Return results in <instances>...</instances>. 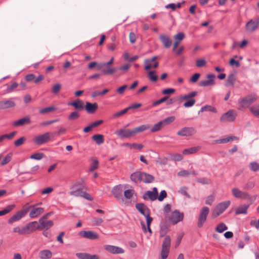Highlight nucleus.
Returning <instances> with one entry per match:
<instances>
[{
  "label": "nucleus",
  "mask_w": 259,
  "mask_h": 259,
  "mask_svg": "<svg viewBox=\"0 0 259 259\" xmlns=\"http://www.w3.org/2000/svg\"><path fill=\"white\" fill-rule=\"evenodd\" d=\"M257 96L255 94H248L247 96L240 98L238 100V109L241 110L243 108L246 109L248 108L250 105L257 100Z\"/></svg>",
  "instance_id": "1"
},
{
  "label": "nucleus",
  "mask_w": 259,
  "mask_h": 259,
  "mask_svg": "<svg viewBox=\"0 0 259 259\" xmlns=\"http://www.w3.org/2000/svg\"><path fill=\"white\" fill-rule=\"evenodd\" d=\"M230 201H225L219 203L213 209L211 214L212 218H215L221 214L230 205Z\"/></svg>",
  "instance_id": "2"
},
{
  "label": "nucleus",
  "mask_w": 259,
  "mask_h": 259,
  "mask_svg": "<svg viewBox=\"0 0 259 259\" xmlns=\"http://www.w3.org/2000/svg\"><path fill=\"white\" fill-rule=\"evenodd\" d=\"M171 240L169 236H166L162 244L161 251V259H166L167 257L170 246Z\"/></svg>",
  "instance_id": "3"
},
{
  "label": "nucleus",
  "mask_w": 259,
  "mask_h": 259,
  "mask_svg": "<svg viewBox=\"0 0 259 259\" xmlns=\"http://www.w3.org/2000/svg\"><path fill=\"white\" fill-rule=\"evenodd\" d=\"M175 120V117L170 116L165 118L164 120L157 122L151 128V132L155 133L159 131L162 127L168 125L173 122Z\"/></svg>",
  "instance_id": "4"
},
{
  "label": "nucleus",
  "mask_w": 259,
  "mask_h": 259,
  "mask_svg": "<svg viewBox=\"0 0 259 259\" xmlns=\"http://www.w3.org/2000/svg\"><path fill=\"white\" fill-rule=\"evenodd\" d=\"M209 212V209L207 206H204L200 210L197 222V226L198 228H202L205 223L207 215Z\"/></svg>",
  "instance_id": "5"
},
{
  "label": "nucleus",
  "mask_w": 259,
  "mask_h": 259,
  "mask_svg": "<svg viewBox=\"0 0 259 259\" xmlns=\"http://www.w3.org/2000/svg\"><path fill=\"white\" fill-rule=\"evenodd\" d=\"M231 192L233 196L235 198L247 200L251 199V197L248 193L242 191L237 188H233Z\"/></svg>",
  "instance_id": "6"
},
{
  "label": "nucleus",
  "mask_w": 259,
  "mask_h": 259,
  "mask_svg": "<svg viewBox=\"0 0 259 259\" xmlns=\"http://www.w3.org/2000/svg\"><path fill=\"white\" fill-rule=\"evenodd\" d=\"M168 219L166 215L164 219L161 220L160 223V236L163 237L168 233L169 230L170 225L168 222Z\"/></svg>",
  "instance_id": "7"
},
{
  "label": "nucleus",
  "mask_w": 259,
  "mask_h": 259,
  "mask_svg": "<svg viewBox=\"0 0 259 259\" xmlns=\"http://www.w3.org/2000/svg\"><path fill=\"white\" fill-rule=\"evenodd\" d=\"M158 196V190L157 188L154 187L152 191H146L142 196V198L145 200H149L151 201L156 200Z\"/></svg>",
  "instance_id": "8"
},
{
  "label": "nucleus",
  "mask_w": 259,
  "mask_h": 259,
  "mask_svg": "<svg viewBox=\"0 0 259 259\" xmlns=\"http://www.w3.org/2000/svg\"><path fill=\"white\" fill-rule=\"evenodd\" d=\"M236 116V111L233 110H230L222 115L220 120L222 122H232L235 119Z\"/></svg>",
  "instance_id": "9"
},
{
  "label": "nucleus",
  "mask_w": 259,
  "mask_h": 259,
  "mask_svg": "<svg viewBox=\"0 0 259 259\" xmlns=\"http://www.w3.org/2000/svg\"><path fill=\"white\" fill-rule=\"evenodd\" d=\"M183 217L184 215L183 213L176 210L171 213L169 217L167 216V219L173 224H176L182 221L183 219Z\"/></svg>",
  "instance_id": "10"
},
{
  "label": "nucleus",
  "mask_w": 259,
  "mask_h": 259,
  "mask_svg": "<svg viewBox=\"0 0 259 259\" xmlns=\"http://www.w3.org/2000/svg\"><path fill=\"white\" fill-rule=\"evenodd\" d=\"M115 134L120 138H128L135 136L133 129L130 130L121 128L116 131L115 132Z\"/></svg>",
  "instance_id": "11"
},
{
  "label": "nucleus",
  "mask_w": 259,
  "mask_h": 259,
  "mask_svg": "<svg viewBox=\"0 0 259 259\" xmlns=\"http://www.w3.org/2000/svg\"><path fill=\"white\" fill-rule=\"evenodd\" d=\"M196 133V130L193 127H184L178 132L177 135L180 136H191Z\"/></svg>",
  "instance_id": "12"
},
{
  "label": "nucleus",
  "mask_w": 259,
  "mask_h": 259,
  "mask_svg": "<svg viewBox=\"0 0 259 259\" xmlns=\"http://www.w3.org/2000/svg\"><path fill=\"white\" fill-rule=\"evenodd\" d=\"M50 135L51 134L48 132L38 136L34 139V141L37 145H42L50 141Z\"/></svg>",
  "instance_id": "13"
},
{
  "label": "nucleus",
  "mask_w": 259,
  "mask_h": 259,
  "mask_svg": "<svg viewBox=\"0 0 259 259\" xmlns=\"http://www.w3.org/2000/svg\"><path fill=\"white\" fill-rule=\"evenodd\" d=\"M80 185V184L79 183H76L72 185L71 187L72 190L69 192L70 195L75 197H82L84 191H82L79 187Z\"/></svg>",
  "instance_id": "14"
},
{
  "label": "nucleus",
  "mask_w": 259,
  "mask_h": 259,
  "mask_svg": "<svg viewBox=\"0 0 259 259\" xmlns=\"http://www.w3.org/2000/svg\"><path fill=\"white\" fill-rule=\"evenodd\" d=\"M104 247L106 250L112 254H122L124 252L122 248L113 245H106Z\"/></svg>",
  "instance_id": "15"
},
{
  "label": "nucleus",
  "mask_w": 259,
  "mask_h": 259,
  "mask_svg": "<svg viewBox=\"0 0 259 259\" xmlns=\"http://www.w3.org/2000/svg\"><path fill=\"white\" fill-rule=\"evenodd\" d=\"M38 222L39 223V225H38L37 229L38 230H48L50 228H51L53 225L54 223L52 221H46L43 220L42 219H39Z\"/></svg>",
  "instance_id": "16"
},
{
  "label": "nucleus",
  "mask_w": 259,
  "mask_h": 259,
  "mask_svg": "<svg viewBox=\"0 0 259 259\" xmlns=\"http://www.w3.org/2000/svg\"><path fill=\"white\" fill-rule=\"evenodd\" d=\"M26 210H20L18 211L16 214L12 216L8 220V222L10 224H13L14 222L19 221L26 214Z\"/></svg>",
  "instance_id": "17"
},
{
  "label": "nucleus",
  "mask_w": 259,
  "mask_h": 259,
  "mask_svg": "<svg viewBox=\"0 0 259 259\" xmlns=\"http://www.w3.org/2000/svg\"><path fill=\"white\" fill-rule=\"evenodd\" d=\"M79 234L83 237L91 240H95L99 238V235L92 231H81Z\"/></svg>",
  "instance_id": "18"
},
{
  "label": "nucleus",
  "mask_w": 259,
  "mask_h": 259,
  "mask_svg": "<svg viewBox=\"0 0 259 259\" xmlns=\"http://www.w3.org/2000/svg\"><path fill=\"white\" fill-rule=\"evenodd\" d=\"M15 103L12 99L3 100L0 101V110L6 109L15 107Z\"/></svg>",
  "instance_id": "19"
},
{
  "label": "nucleus",
  "mask_w": 259,
  "mask_h": 259,
  "mask_svg": "<svg viewBox=\"0 0 259 259\" xmlns=\"http://www.w3.org/2000/svg\"><path fill=\"white\" fill-rule=\"evenodd\" d=\"M207 80H202L199 82V85L201 87H208L213 85L214 84V78H215V75L210 74H208L206 76Z\"/></svg>",
  "instance_id": "20"
},
{
  "label": "nucleus",
  "mask_w": 259,
  "mask_h": 259,
  "mask_svg": "<svg viewBox=\"0 0 259 259\" xmlns=\"http://www.w3.org/2000/svg\"><path fill=\"white\" fill-rule=\"evenodd\" d=\"M112 194L118 200L122 198V189L121 185L115 186L111 191Z\"/></svg>",
  "instance_id": "21"
},
{
  "label": "nucleus",
  "mask_w": 259,
  "mask_h": 259,
  "mask_svg": "<svg viewBox=\"0 0 259 259\" xmlns=\"http://www.w3.org/2000/svg\"><path fill=\"white\" fill-rule=\"evenodd\" d=\"M258 27V26L257 25V22H255V21L251 19L246 23L245 25V29L246 31L252 32L257 29Z\"/></svg>",
  "instance_id": "22"
},
{
  "label": "nucleus",
  "mask_w": 259,
  "mask_h": 259,
  "mask_svg": "<svg viewBox=\"0 0 259 259\" xmlns=\"http://www.w3.org/2000/svg\"><path fill=\"white\" fill-rule=\"evenodd\" d=\"M136 208L144 217L147 213H150V210L148 207L144 203H139L136 204Z\"/></svg>",
  "instance_id": "23"
},
{
  "label": "nucleus",
  "mask_w": 259,
  "mask_h": 259,
  "mask_svg": "<svg viewBox=\"0 0 259 259\" xmlns=\"http://www.w3.org/2000/svg\"><path fill=\"white\" fill-rule=\"evenodd\" d=\"M31 123V120L29 117H25L16 120L12 123V125L14 126H23L25 124H29Z\"/></svg>",
  "instance_id": "24"
},
{
  "label": "nucleus",
  "mask_w": 259,
  "mask_h": 259,
  "mask_svg": "<svg viewBox=\"0 0 259 259\" xmlns=\"http://www.w3.org/2000/svg\"><path fill=\"white\" fill-rule=\"evenodd\" d=\"M69 106H72L78 111H81L84 109L83 102L79 99H77L73 102H70L68 103Z\"/></svg>",
  "instance_id": "25"
},
{
  "label": "nucleus",
  "mask_w": 259,
  "mask_h": 259,
  "mask_svg": "<svg viewBox=\"0 0 259 259\" xmlns=\"http://www.w3.org/2000/svg\"><path fill=\"white\" fill-rule=\"evenodd\" d=\"M159 39L165 48H169L172 44V41L168 35L162 34H160L159 35Z\"/></svg>",
  "instance_id": "26"
},
{
  "label": "nucleus",
  "mask_w": 259,
  "mask_h": 259,
  "mask_svg": "<svg viewBox=\"0 0 259 259\" xmlns=\"http://www.w3.org/2000/svg\"><path fill=\"white\" fill-rule=\"evenodd\" d=\"M98 107V104L96 103H91L87 102L86 105L84 108L88 113L93 114L97 110Z\"/></svg>",
  "instance_id": "27"
},
{
  "label": "nucleus",
  "mask_w": 259,
  "mask_h": 259,
  "mask_svg": "<svg viewBox=\"0 0 259 259\" xmlns=\"http://www.w3.org/2000/svg\"><path fill=\"white\" fill-rule=\"evenodd\" d=\"M143 172L137 171L131 175V180L135 183H138L142 182V177Z\"/></svg>",
  "instance_id": "28"
},
{
  "label": "nucleus",
  "mask_w": 259,
  "mask_h": 259,
  "mask_svg": "<svg viewBox=\"0 0 259 259\" xmlns=\"http://www.w3.org/2000/svg\"><path fill=\"white\" fill-rule=\"evenodd\" d=\"M76 256L79 259H99L98 255H92L88 253H76Z\"/></svg>",
  "instance_id": "29"
},
{
  "label": "nucleus",
  "mask_w": 259,
  "mask_h": 259,
  "mask_svg": "<svg viewBox=\"0 0 259 259\" xmlns=\"http://www.w3.org/2000/svg\"><path fill=\"white\" fill-rule=\"evenodd\" d=\"M44 209L42 207H33L29 213V217L31 218H34L42 213Z\"/></svg>",
  "instance_id": "30"
},
{
  "label": "nucleus",
  "mask_w": 259,
  "mask_h": 259,
  "mask_svg": "<svg viewBox=\"0 0 259 259\" xmlns=\"http://www.w3.org/2000/svg\"><path fill=\"white\" fill-rule=\"evenodd\" d=\"M154 177L149 174L143 172L142 182L145 183H151L154 181Z\"/></svg>",
  "instance_id": "31"
},
{
  "label": "nucleus",
  "mask_w": 259,
  "mask_h": 259,
  "mask_svg": "<svg viewBox=\"0 0 259 259\" xmlns=\"http://www.w3.org/2000/svg\"><path fill=\"white\" fill-rule=\"evenodd\" d=\"M52 256L51 251L48 249L41 250L39 253V256L41 259H49Z\"/></svg>",
  "instance_id": "32"
},
{
  "label": "nucleus",
  "mask_w": 259,
  "mask_h": 259,
  "mask_svg": "<svg viewBox=\"0 0 259 259\" xmlns=\"http://www.w3.org/2000/svg\"><path fill=\"white\" fill-rule=\"evenodd\" d=\"M150 125L149 124H143L136 127L133 129L134 135L135 136L137 133H141L148 130L150 128Z\"/></svg>",
  "instance_id": "33"
},
{
  "label": "nucleus",
  "mask_w": 259,
  "mask_h": 259,
  "mask_svg": "<svg viewBox=\"0 0 259 259\" xmlns=\"http://www.w3.org/2000/svg\"><path fill=\"white\" fill-rule=\"evenodd\" d=\"M92 139L97 145H101L104 142V136L101 134H96L92 136Z\"/></svg>",
  "instance_id": "34"
},
{
  "label": "nucleus",
  "mask_w": 259,
  "mask_h": 259,
  "mask_svg": "<svg viewBox=\"0 0 259 259\" xmlns=\"http://www.w3.org/2000/svg\"><path fill=\"white\" fill-rule=\"evenodd\" d=\"M158 57L157 56H154L151 58L146 59L144 60L145 64V69L146 70H148L152 68L151 62L155 61L156 59H157Z\"/></svg>",
  "instance_id": "35"
},
{
  "label": "nucleus",
  "mask_w": 259,
  "mask_h": 259,
  "mask_svg": "<svg viewBox=\"0 0 259 259\" xmlns=\"http://www.w3.org/2000/svg\"><path fill=\"white\" fill-rule=\"evenodd\" d=\"M238 139H239V138L237 137L231 136V137H229L228 138L217 140L215 141V142L216 143H219V144H223V143H228V142H229L230 141H236V140H238Z\"/></svg>",
  "instance_id": "36"
},
{
  "label": "nucleus",
  "mask_w": 259,
  "mask_h": 259,
  "mask_svg": "<svg viewBox=\"0 0 259 259\" xmlns=\"http://www.w3.org/2000/svg\"><path fill=\"white\" fill-rule=\"evenodd\" d=\"M200 149V147L199 146L191 147L190 148L184 149L183 151V154L184 155L194 154L198 151Z\"/></svg>",
  "instance_id": "37"
},
{
  "label": "nucleus",
  "mask_w": 259,
  "mask_h": 259,
  "mask_svg": "<svg viewBox=\"0 0 259 259\" xmlns=\"http://www.w3.org/2000/svg\"><path fill=\"white\" fill-rule=\"evenodd\" d=\"M249 205H244L239 206L235 211L236 214H246Z\"/></svg>",
  "instance_id": "38"
},
{
  "label": "nucleus",
  "mask_w": 259,
  "mask_h": 259,
  "mask_svg": "<svg viewBox=\"0 0 259 259\" xmlns=\"http://www.w3.org/2000/svg\"><path fill=\"white\" fill-rule=\"evenodd\" d=\"M250 112L256 117L259 118V104H255L249 108Z\"/></svg>",
  "instance_id": "39"
},
{
  "label": "nucleus",
  "mask_w": 259,
  "mask_h": 259,
  "mask_svg": "<svg viewBox=\"0 0 259 259\" xmlns=\"http://www.w3.org/2000/svg\"><path fill=\"white\" fill-rule=\"evenodd\" d=\"M235 81H236V77H235V74H231L228 76L226 85V86H229V85L234 86Z\"/></svg>",
  "instance_id": "40"
},
{
  "label": "nucleus",
  "mask_w": 259,
  "mask_h": 259,
  "mask_svg": "<svg viewBox=\"0 0 259 259\" xmlns=\"http://www.w3.org/2000/svg\"><path fill=\"white\" fill-rule=\"evenodd\" d=\"M228 229L227 226L223 223H220L215 228V230L221 233Z\"/></svg>",
  "instance_id": "41"
},
{
  "label": "nucleus",
  "mask_w": 259,
  "mask_h": 259,
  "mask_svg": "<svg viewBox=\"0 0 259 259\" xmlns=\"http://www.w3.org/2000/svg\"><path fill=\"white\" fill-rule=\"evenodd\" d=\"M56 109V108L54 106H50L46 108H42L39 111V113L42 114H47L51 112Z\"/></svg>",
  "instance_id": "42"
},
{
  "label": "nucleus",
  "mask_w": 259,
  "mask_h": 259,
  "mask_svg": "<svg viewBox=\"0 0 259 259\" xmlns=\"http://www.w3.org/2000/svg\"><path fill=\"white\" fill-rule=\"evenodd\" d=\"M155 71H150L148 73V77L149 79L152 82H155L158 79L157 75H155Z\"/></svg>",
  "instance_id": "43"
},
{
  "label": "nucleus",
  "mask_w": 259,
  "mask_h": 259,
  "mask_svg": "<svg viewBox=\"0 0 259 259\" xmlns=\"http://www.w3.org/2000/svg\"><path fill=\"white\" fill-rule=\"evenodd\" d=\"M204 111H211L215 113L217 112V110L215 108L210 105H205L201 107L199 112H203Z\"/></svg>",
  "instance_id": "44"
},
{
  "label": "nucleus",
  "mask_w": 259,
  "mask_h": 259,
  "mask_svg": "<svg viewBox=\"0 0 259 259\" xmlns=\"http://www.w3.org/2000/svg\"><path fill=\"white\" fill-rule=\"evenodd\" d=\"M14 205H8L5 209L0 211V216L4 215L10 212L14 207Z\"/></svg>",
  "instance_id": "45"
},
{
  "label": "nucleus",
  "mask_w": 259,
  "mask_h": 259,
  "mask_svg": "<svg viewBox=\"0 0 259 259\" xmlns=\"http://www.w3.org/2000/svg\"><path fill=\"white\" fill-rule=\"evenodd\" d=\"M109 91V89H104V90H103L101 92H100V91H95V92H94L92 94V97L95 98V97H96L97 96H102V95L105 94L106 93H108Z\"/></svg>",
  "instance_id": "46"
},
{
  "label": "nucleus",
  "mask_w": 259,
  "mask_h": 259,
  "mask_svg": "<svg viewBox=\"0 0 259 259\" xmlns=\"http://www.w3.org/2000/svg\"><path fill=\"white\" fill-rule=\"evenodd\" d=\"M117 71L115 68L102 69V72L104 75H111Z\"/></svg>",
  "instance_id": "47"
},
{
  "label": "nucleus",
  "mask_w": 259,
  "mask_h": 259,
  "mask_svg": "<svg viewBox=\"0 0 259 259\" xmlns=\"http://www.w3.org/2000/svg\"><path fill=\"white\" fill-rule=\"evenodd\" d=\"M255 184L253 181L247 182L243 187V189L245 190H251L254 187Z\"/></svg>",
  "instance_id": "48"
},
{
  "label": "nucleus",
  "mask_w": 259,
  "mask_h": 259,
  "mask_svg": "<svg viewBox=\"0 0 259 259\" xmlns=\"http://www.w3.org/2000/svg\"><path fill=\"white\" fill-rule=\"evenodd\" d=\"M80 116V115L78 111H74L70 113V114L68 116V119L70 120H75L78 118Z\"/></svg>",
  "instance_id": "49"
},
{
  "label": "nucleus",
  "mask_w": 259,
  "mask_h": 259,
  "mask_svg": "<svg viewBox=\"0 0 259 259\" xmlns=\"http://www.w3.org/2000/svg\"><path fill=\"white\" fill-rule=\"evenodd\" d=\"M61 89V85L60 83L54 84L51 90V92L54 94H57Z\"/></svg>",
  "instance_id": "50"
},
{
  "label": "nucleus",
  "mask_w": 259,
  "mask_h": 259,
  "mask_svg": "<svg viewBox=\"0 0 259 259\" xmlns=\"http://www.w3.org/2000/svg\"><path fill=\"white\" fill-rule=\"evenodd\" d=\"M175 40L180 43L185 38V34L183 32H179L174 36Z\"/></svg>",
  "instance_id": "51"
},
{
  "label": "nucleus",
  "mask_w": 259,
  "mask_h": 259,
  "mask_svg": "<svg viewBox=\"0 0 259 259\" xmlns=\"http://www.w3.org/2000/svg\"><path fill=\"white\" fill-rule=\"evenodd\" d=\"M26 140V139L25 137H22L14 142V145L16 147L20 146L24 143Z\"/></svg>",
  "instance_id": "52"
},
{
  "label": "nucleus",
  "mask_w": 259,
  "mask_h": 259,
  "mask_svg": "<svg viewBox=\"0 0 259 259\" xmlns=\"http://www.w3.org/2000/svg\"><path fill=\"white\" fill-rule=\"evenodd\" d=\"M44 157V154L42 153H36L31 155L30 157L31 159L35 160H40Z\"/></svg>",
  "instance_id": "53"
},
{
  "label": "nucleus",
  "mask_w": 259,
  "mask_h": 259,
  "mask_svg": "<svg viewBox=\"0 0 259 259\" xmlns=\"http://www.w3.org/2000/svg\"><path fill=\"white\" fill-rule=\"evenodd\" d=\"M188 188L186 187H182L180 188L179 192L181 194L186 196L188 198H190V195L187 192Z\"/></svg>",
  "instance_id": "54"
},
{
  "label": "nucleus",
  "mask_w": 259,
  "mask_h": 259,
  "mask_svg": "<svg viewBox=\"0 0 259 259\" xmlns=\"http://www.w3.org/2000/svg\"><path fill=\"white\" fill-rule=\"evenodd\" d=\"M250 168L253 171H259V164L256 162H251L249 164Z\"/></svg>",
  "instance_id": "55"
},
{
  "label": "nucleus",
  "mask_w": 259,
  "mask_h": 259,
  "mask_svg": "<svg viewBox=\"0 0 259 259\" xmlns=\"http://www.w3.org/2000/svg\"><path fill=\"white\" fill-rule=\"evenodd\" d=\"M28 224L32 232L35 231L36 230H38V225L36 221L30 222L28 223Z\"/></svg>",
  "instance_id": "56"
},
{
  "label": "nucleus",
  "mask_w": 259,
  "mask_h": 259,
  "mask_svg": "<svg viewBox=\"0 0 259 259\" xmlns=\"http://www.w3.org/2000/svg\"><path fill=\"white\" fill-rule=\"evenodd\" d=\"M126 145L130 148H134L135 149H139V150H141L144 147V146L142 144H135V143H133V144L127 143V144H126Z\"/></svg>",
  "instance_id": "57"
},
{
  "label": "nucleus",
  "mask_w": 259,
  "mask_h": 259,
  "mask_svg": "<svg viewBox=\"0 0 259 259\" xmlns=\"http://www.w3.org/2000/svg\"><path fill=\"white\" fill-rule=\"evenodd\" d=\"M196 181L197 182L204 185H208L210 183V180L205 178H198Z\"/></svg>",
  "instance_id": "58"
},
{
  "label": "nucleus",
  "mask_w": 259,
  "mask_h": 259,
  "mask_svg": "<svg viewBox=\"0 0 259 259\" xmlns=\"http://www.w3.org/2000/svg\"><path fill=\"white\" fill-rule=\"evenodd\" d=\"M168 98H169V97L168 96H165L163 97V98H162L161 99L154 102L153 103V105L157 106L160 104H161L162 103L167 101L168 99Z\"/></svg>",
  "instance_id": "59"
},
{
  "label": "nucleus",
  "mask_w": 259,
  "mask_h": 259,
  "mask_svg": "<svg viewBox=\"0 0 259 259\" xmlns=\"http://www.w3.org/2000/svg\"><path fill=\"white\" fill-rule=\"evenodd\" d=\"M128 111V110L127 107V108L124 109L123 110H122L118 112L114 113L113 115V117L114 118H117V117H120V116L123 115V114H124L125 113H126Z\"/></svg>",
  "instance_id": "60"
},
{
  "label": "nucleus",
  "mask_w": 259,
  "mask_h": 259,
  "mask_svg": "<svg viewBox=\"0 0 259 259\" xmlns=\"http://www.w3.org/2000/svg\"><path fill=\"white\" fill-rule=\"evenodd\" d=\"M98 161L97 159H94L90 166V170L92 171L96 169L98 167Z\"/></svg>",
  "instance_id": "61"
},
{
  "label": "nucleus",
  "mask_w": 259,
  "mask_h": 259,
  "mask_svg": "<svg viewBox=\"0 0 259 259\" xmlns=\"http://www.w3.org/2000/svg\"><path fill=\"white\" fill-rule=\"evenodd\" d=\"M206 62L204 59L197 60L196 62V65L197 67L200 68L206 65Z\"/></svg>",
  "instance_id": "62"
},
{
  "label": "nucleus",
  "mask_w": 259,
  "mask_h": 259,
  "mask_svg": "<svg viewBox=\"0 0 259 259\" xmlns=\"http://www.w3.org/2000/svg\"><path fill=\"white\" fill-rule=\"evenodd\" d=\"M134 190L128 189L124 191V196L126 199H131L133 194Z\"/></svg>",
  "instance_id": "63"
},
{
  "label": "nucleus",
  "mask_w": 259,
  "mask_h": 259,
  "mask_svg": "<svg viewBox=\"0 0 259 259\" xmlns=\"http://www.w3.org/2000/svg\"><path fill=\"white\" fill-rule=\"evenodd\" d=\"M167 196L166 192L165 190H162L160 192L159 195L157 196V199L159 201H162Z\"/></svg>",
  "instance_id": "64"
}]
</instances>
